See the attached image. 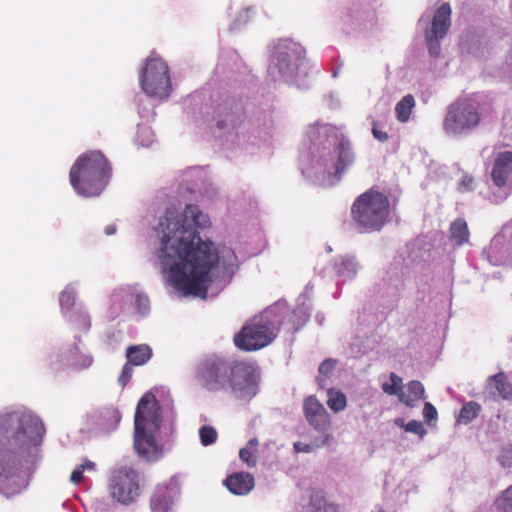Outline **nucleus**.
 I'll list each match as a JSON object with an SVG mask.
<instances>
[{"mask_svg": "<svg viewBox=\"0 0 512 512\" xmlns=\"http://www.w3.org/2000/svg\"><path fill=\"white\" fill-rule=\"evenodd\" d=\"M503 467H512V449L504 450L499 458Z\"/></svg>", "mask_w": 512, "mask_h": 512, "instance_id": "nucleus-40", "label": "nucleus"}, {"mask_svg": "<svg viewBox=\"0 0 512 512\" xmlns=\"http://www.w3.org/2000/svg\"><path fill=\"white\" fill-rule=\"evenodd\" d=\"M114 414H115V416H116L117 420L119 421V420H120L119 413H118V412H115Z\"/></svg>", "mask_w": 512, "mask_h": 512, "instance_id": "nucleus-48", "label": "nucleus"}, {"mask_svg": "<svg viewBox=\"0 0 512 512\" xmlns=\"http://www.w3.org/2000/svg\"><path fill=\"white\" fill-rule=\"evenodd\" d=\"M495 503L501 512H512V486L506 489Z\"/></svg>", "mask_w": 512, "mask_h": 512, "instance_id": "nucleus-31", "label": "nucleus"}, {"mask_svg": "<svg viewBox=\"0 0 512 512\" xmlns=\"http://www.w3.org/2000/svg\"><path fill=\"white\" fill-rule=\"evenodd\" d=\"M19 465L11 452L0 454V491L6 490L7 482L13 484L19 479Z\"/></svg>", "mask_w": 512, "mask_h": 512, "instance_id": "nucleus-14", "label": "nucleus"}, {"mask_svg": "<svg viewBox=\"0 0 512 512\" xmlns=\"http://www.w3.org/2000/svg\"><path fill=\"white\" fill-rule=\"evenodd\" d=\"M224 484L227 489L234 495H246L255 485L254 477L247 472H238L229 475Z\"/></svg>", "mask_w": 512, "mask_h": 512, "instance_id": "nucleus-15", "label": "nucleus"}, {"mask_svg": "<svg viewBox=\"0 0 512 512\" xmlns=\"http://www.w3.org/2000/svg\"><path fill=\"white\" fill-rule=\"evenodd\" d=\"M80 467H84L85 470H94L95 469V463L86 459L82 464L79 465Z\"/></svg>", "mask_w": 512, "mask_h": 512, "instance_id": "nucleus-43", "label": "nucleus"}, {"mask_svg": "<svg viewBox=\"0 0 512 512\" xmlns=\"http://www.w3.org/2000/svg\"><path fill=\"white\" fill-rule=\"evenodd\" d=\"M338 160L336 162V173L341 175L352 163L355 156L351 143L348 139L342 138L337 145Z\"/></svg>", "mask_w": 512, "mask_h": 512, "instance_id": "nucleus-17", "label": "nucleus"}, {"mask_svg": "<svg viewBox=\"0 0 512 512\" xmlns=\"http://www.w3.org/2000/svg\"><path fill=\"white\" fill-rule=\"evenodd\" d=\"M140 85L148 96L167 98L171 92V82L166 62L158 57H149L140 74Z\"/></svg>", "mask_w": 512, "mask_h": 512, "instance_id": "nucleus-6", "label": "nucleus"}, {"mask_svg": "<svg viewBox=\"0 0 512 512\" xmlns=\"http://www.w3.org/2000/svg\"><path fill=\"white\" fill-rule=\"evenodd\" d=\"M144 481L140 473L127 466H122L112 472L109 489L114 500L122 505H131L141 495Z\"/></svg>", "mask_w": 512, "mask_h": 512, "instance_id": "nucleus-5", "label": "nucleus"}, {"mask_svg": "<svg viewBox=\"0 0 512 512\" xmlns=\"http://www.w3.org/2000/svg\"><path fill=\"white\" fill-rule=\"evenodd\" d=\"M158 430L148 427H134V449L139 457L157 461L162 456V447L156 440Z\"/></svg>", "mask_w": 512, "mask_h": 512, "instance_id": "nucleus-11", "label": "nucleus"}, {"mask_svg": "<svg viewBox=\"0 0 512 512\" xmlns=\"http://www.w3.org/2000/svg\"><path fill=\"white\" fill-rule=\"evenodd\" d=\"M327 404L331 410L339 412L347 405L346 396L341 391L330 389Z\"/></svg>", "mask_w": 512, "mask_h": 512, "instance_id": "nucleus-26", "label": "nucleus"}, {"mask_svg": "<svg viewBox=\"0 0 512 512\" xmlns=\"http://www.w3.org/2000/svg\"><path fill=\"white\" fill-rule=\"evenodd\" d=\"M172 500L165 487H160L155 490L151 497L150 507L152 512H168Z\"/></svg>", "mask_w": 512, "mask_h": 512, "instance_id": "nucleus-20", "label": "nucleus"}, {"mask_svg": "<svg viewBox=\"0 0 512 512\" xmlns=\"http://www.w3.org/2000/svg\"><path fill=\"white\" fill-rule=\"evenodd\" d=\"M116 231V227L114 225H108L106 228H105V233L107 235H112L114 234Z\"/></svg>", "mask_w": 512, "mask_h": 512, "instance_id": "nucleus-46", "label": "nucleus"}, {"mask_svg": "<svg viewBox=\"0 0 512 512\" xmlns=\"http://www.w3.org/2000/svg\"><path fill=\"white\" fill-rule=\"evenodd\" d=\"M336 361L328 358L325 359L319 366V376L317 377L318 384L323 387L325 378L329 377L334 370Z\"/></svg>", "mask_w": 512, "mask_h": 512, "instance_id": "nucleus-30", "label": "nucleus"}, {"mask_svg": "<svg viewBox=\"0 0 512 512\" xmlns=\"http://www.w3.org/2000/svg\"><path fill=\"white\" fill-rule=\"evenodd\" d=\"M425 397V389L420 381H410L406 385L405 391L399 395L400 401L409 407H414L421 399Z\"/></svg>", "mask_w": 512, "mask_h": 512, "instance_id": "nucleus-18", "label": "nucleus"}, {"mask_svg": "<svg viewBox=\"0 0 512 512\" xmlns=\"http://www.w3.org/2000/svg\"><path fill=\"white\" fill-rule=\"evenodd\" d=\"M389 214L388 197L374 189L362 193L351 207L352 219L366 232L379 231Z\"/></svg>", "mask_w": 512, "mask_h": 512, "instance_id": "nucleus-4", "label": "nucleus"}, {"mask_svg": "<svg viewBox=\"0 0 512 512\" xmlns=\"http://www.w3.org/2000/svg\"><path fill=\"white\" fill-rule=\"evenodd\" d=\"M512 174V151L499 153L491 172L494 184L498 187L506 185L509 176Z\"/></svg>", "mask_w": 512, "mask_h": 512, "instance_id": "nucleus-13", "label": "nucleus"}, {"mask_svg": "<svg viewBox=\"0 0 512 512\" xmlns=\"http://www.w3.org/2000/svg\"><path fill=\"white\" fill-rule=\"evenodd\" d=\"M391 383H383L382 390L388 395H400L402 392V379L395 373L390 374Z\"/></svg>", "mask_w": 512, "mask_h": 512, "instance_id": "nucleus-28", "label": "nucleus"}, {"mask_svg": "<svg viewBox=\"0 0 512 512\" xmlns=\"http://www.w3.org/2000/svg\"><path fill=\"white\" fill-rule=\"evenodd\" d=\"M395 423L399 426L405 427V430L417 435H424L425 429L423 427V424L417 420H411L406 425H404V420L399 418L395 421Z\"/></svg>", "mask_w": 512, "mask_h": 512, "instance_id": "nucleus-32", "label": "nucleus"}, {"mask_svg": "<svg viewBox=\"0 0 512 512\" xmlns=\"http://www.w3.org/2000/svg\"><path fill=\"white\" fill-rule=\"evenodd\" d=\"M372 134L380 142H385L389 138L387 132L382 130L378 122L373 123Z\"/></svg>", "mask_w": 512, "mask_h": 512, "instance_id": "nucleus-37", "label": "nucleus"}, {"mask_svg": "<svg viewBox=\"0 0 512 512\" xmlns=\"http://www.w3.org/2000/svg\"><path fill=\"white\" fill-rule=\"evenodd\" d=\"M304 414L314 429L325 431L329 427V413L315 396H309L304 400Z\"/></svg>", "mask_w": 512, "mask_h": 512, "instance_id": "nucleus-12", "label": "nucleus"}, {"mask_svg": "<svg viewBox=\"0 0 512 512\" xmlns=\"http://www.w3.org/2000/svg\"><path fill=\"white\" fill-rule=\"evenodd\" d=\"M415 106L414 97L409 94L404 96L395 107L396 117L398 121L405 123L409 120L411 112Z\"/></svg>", "mask_w": 512, "mask_h": 512, "instance_id": "nucleus-22", "label": "nucleus"}, {"mask_svg": "<svg viewBox=\"0 0 512 512\" xmlns=\"http://www.w3.org/2000/svg\"><path fill=\"white\" fill-rule=\"evenodd\" d=\"M342 265L351 273L355 274L356 273V264L354 263L353 260L351 259H343L342 260Z\"/></svg>", "mask_w": 512, "mask_h": 512, "instance_id": "nucleus-42", "label": "nucleus"}, {"mask_svg": "<svg viewBox=\"0 0 512 512\" xmlns=\"http://www.w3.org/2000/svg\"><path fill=\"white\" fill-rule=\"evenodd\" d=\"M160 406L152 393H145L138 402L134 427H148L159 430L161 426Z\"/></svg>", "mask_w": 512, "mask_h": 512, "instance_id": "nucleus-10", "label": "nucleus"}, {"mask_svg": "<svg viewBox=\"0 0 512 512\" xmlns=\"http://www.w3.org/2000/svg\"><path fill=\"white\" fill-rule=\"evenodd\" d=\"M479 122L474 106L467 100H457L449 106L443 126L447 133L456 134L476 127Z\"/></svg>", "mask_w": 512, "mask_h": 512, "instance_id": "nucleus-9", "label": "nucleus"}, {"mask_svg": "<svg viewBox=\"0 0 512 512\" xmlns=\"http://www.w3.org/2000/svg\"><path fill=\"white\" fill-rule=\"evenodd\" d=\"M423 416L427 421H432L437 418V410L430 402L424 404Z\"/></svg>", "mask_w": 512, "mask_h": 512, "instance_id": "nucleus-38", "label": "nucleus"}, {"mask_svg": "<svg viewBox=\"0 0 512 512\" xmlns=\"http://www.w3.org/2000/svg\"><path fill=\"white\" fill-rule=\"evenodd\" d=\"M14 423L18 425L14 438L19 448H28L41 442L45 428L37 416L31 413H9L0 416L1 427Z\"/></svg>", "mask_w": 512, "mask_h": 512, "instance_id": "nucleus-7", "label": "nucleus"}, {"mask_svg": "<svg viewBox=\"0 0 512 512\" xmlns=\"http://www.w3.org/2000/svg\"><path fill=\"white\" fill-rule=\"evenodd\" d=\"M217 431L214 427L205 425L199 429L200 442L203 446L213 444L217 440Z\"/></svg>", "mask_w": 512, "mask_h": 512, "instance_id": "nucleus-29", "label": "nucleus"}, {"mask_svg": "<svg viewBox=\"0 0 512 512\" xmlns=\"http://www.w3.org/2000/svg\"><path fill=\"white\" fill-rule=\"evenodd\" d=\"M84 467L79 465L72 471L70 480L74 484H79L83 480Z\"/></svg>", "mask_w": 512, "mask_h": 512, "instance_id": "nucleus-41", "label": "nucleus"}, {"mask_svg": "<svg viewBox=\"0 0 512 512\" xmlns=\"http://www.w3.org/2000/svg\"><path fill=\"white\" fill-rule=\"evenodd\" d=\"M210 226V219L197 205H186L182 212L168 208L157 233L161 238L160 260L168 270L173 287L183 295L206 298L219 265L235 266L237 257L230 248L218 251L210 240H202L198 228Z\"/></svg>", "mask_w": 512, "mask_h": 512, "instance_id": "nucleus-1", "label": "nucleus"}, {"mask_svg": "<svg viewBox=\"0 0 512 512\" xmlns=\"http://www.w3.org/2000/svg\"><path fill=\"white\" fill-rule=\"evenodd\" d=\"M111 176V163L98 150L81 154L69 172L71 186L78 195L86 198L99 196L109 184Z\"/></svg>", "mask_w": 512, "mask_h": 512, "instance_id": "nucleus-3", "label": "nucleus"}, {"mask_svg": "<svg viewBox=\"0 0 512 512\" xmlns=\"http://www.w3.org/2000/svg\"><path fill=\"white\" fill-rule=\"evenodd\" d=\"M132 366H134V365L127 361L122 367V371L118 378V382L123 387L127 385V383L130 381V379L133 375Z\"/></svg>", "mask_w": 512, "mask_h": 512, "instance_id": "nucleus-34", "label": "nucleus"}, {"mask_svg": "<svg viewBox=\"0 0 512 512\" xmlns=\"http://www.w3.org/2000/svg\"><path fill=\"white\" fill-rule=\"evenodd\" d=\"M257 447L258 440L253 438L249 440L244 448L240 449V459L246 463L248 467H254L257 463Z\"/></svg>", "mask_w": 512, "mask_h": 512, "instance_id": "nucleus-25", "label": "nucleus"}, {"mask_svg": "<svg viewBox=\"0 0 512 512\" xmlns=\"http://www.w3.org/2000/svg\"><path fill=\"white\" fill-rule=\"evenodd\" d=\"M275 337L276 332L271 321L264 318L253 319L234 336V344L243 351H256L269 345Z\"/></svg>", "mask_w": 512, "mask_h": 512, "instance_id": "nucleus-8", "label": "nucleus"}, {"mask_svg": "<svg viewBox=\"0 0 512 512\" xmlns=\"http://www.w3.org/2000/svg\"><path fill=\"white\" fill-rule=\"evenodd\" d=\"M294 449L297 452H308L309 451L308 445H303L301 442H296L294 444Z\"/></svg>", "mask_w": 512, "mask_h": 512, "instance_id": "nucleus-44", "label": "nucleus"}, {"mask_svg": "<svg viewBox=\"0 0 512 512\" xmlns=\"http://www.w3.org/2000/svg\"><path fill=\"white\" fill-rule=\"evenodd\" d=\"M480 411L481 406L478 403L469 401L462 406L457 417V422L461 424H469L479 415Z\"/></svg>", "mask_w": 512, "mask_h": 512, "instance_id": "nucleus-24", "label": "nucleus"}, {"mask_svg": "<svg viewBox=\"0 0 512 512\" xmlns=\"http://www.w3.org/2000/svg\"><path fill=\"white\" fill-rule=\"evenodd\" d=\"M194 380L199 387L212 393L229 390L241 399H251L256 394V367L248 361L208 355L196 365Z\"/></svg>", "mask_w": 512, "mask_h": 512, "instance_id": "nucleus-2", "label": "nucleus"}, {"mask_svg": "<svg viewBox=\"0 0 512 512\" xmlns=\"http://www.w3.org/2000/svg\"><path fill=\"white\" fill-rule=\"evenodd\" d=\"M152 357V349L147 344L128 346L126 349L127 361L134 366L146 364Z\"/></svg>", "mask_w": 512, "mask_h": 512, "instance_id": "nucleus-19", "label": "nucleus"}, {"mask_svg": "<svg viewBox=\"0 0 512 512\" xmlns=\"http://www.w3.org/2000/svg\"><path fill=\"white\" fill-rule=\"evenodd\" d=\"M451 7L448 3L442 4L434 14L431 30L426 32L434 38H444L450 28Z\"/></svg>", "mask_w": 512, "mask_h": 512, "instance_id": "nucleus-16", "label": "nucleus"}, {"mask_svg": "<svg viewBox=\"0 0 512 512\" xmlns=\"http://www.w3.org/2000/svg\"><path fill=\"white\" fill-rule=\"evenodd\" d=\"M490 382L503 399L512 398V384L507 381V377L503 372L490 377Z\"/></svg>", "mask_w": 512, "mask_h": 512, "instance_id": "nucleus-23", "label": "nucleus"}, {"mask_svg": "<svg viewBox=\"0 0 512 512\" xmlns=\"http://www.w3.org/2000/svg\"><path fill=\"white\" fill-rule=\"evenodd\" d=\"M218 127H219V128H223V125H222V123H221V122H218Z\"/></svg>", "mask_w": 512, "mask_h": 512, "instance_id": "nucleus-49", "label": "nucleus"}, {"mask_svg": "<svg viewBox=\"0 0 512 512\" xmlns=\"http://www.w3.org/2000/svg\"><path fill=\"white\" fill-rule=\"evenodd\" d=\"M450 238L456 245H462L469 239V230L464 219L458 218L450 225Z\"/></svg>", "mask_w": 512, "mask_h": 512, "instance_id": "nucleus-21", "label": "nucleus"}, {"mask_svg": "<svg viewBox=\"0 0 512 512\" xmlns=\"http://www.w3.org/2000/svg\"><path fill=\"white\" fill-rule=\"evenodd\" d=\"M441 38H434L432 35L426 34V43L429 49V53L432 56H438L440 53V44L439 40Z\"/></svg>", "mask_w": 512, "mask_h": 512, "instance_id": "nucleus-36", "label": "nucleus"}, {"mask_svg": "<svg viewBox=\"0 0 512 512\" xmlns=\"http://www.w3.org/2000/svg\"><path fill=\"white\" fill-rule=\"evenodd\" d=\"M59 302L62 309L69 310L75 304V293L72 290L65 289L60 295Z\"/></svg>", "mask_w": 512, "mask_h": 512, "instance_id": "nucleus-33", "label": "nucleus"}, {"mask_svg": "<svg viewBox=\"0 0 512 512\" xmlns=\"http://www.w3.org/2000/svg\"><path fill=\"white\" fill-rule=\"evenodd\" d=\"M150 301L146 295H136V308L139 314L145 315L149 311Z\"/></svg>", "mask_w": 512, "mask_h": 512, "instance_id": "nucleus-35", "label": "nucleus"}, {"mask_svg": "<svg viewBox=\"0 0 512 512\" xmlns=\"http://www.w3.org/2000/svg\"><path fill=\"white\" fill-rule=\"evenodd\" d=\"M473 183L472 178L465 177L461 183V186L465 187L466 190L471 188V185Z\"/></svg>", "mask_w": 512, "mask_h": 512, "instance_id": "nucleus-45", "label": "nucleus"}, {"mask_svg": "<svg viewBox=\"0 0 512 512\" xmlns=\"http://www.w3.org/2000/svg\"><path fill=\"white\" fill-rule=\"evenodd\" d=\"M17 490H18V487H17V488H12V487H11V488L9 489V491H7L6 493H7V494L14 493V492H16Z\"/></svg>", "mask_w": 512, "mask_h": 512, "instance_id": "nucleus-47", "label": "nucleus"}, {"mask_svg": "<svg viewBox=\"0 0 512 512\" xmlns=\"http://www.w3.org/2000/svg\"><path fill=\"white\" fill-rule=\"evenodd\" d=\"M312 512H338V506L328 503L322 496L318 494L312 495L310 499Z\"/></svg>", "mask_w": 512, "mask_h": 512, "instance_id": "nucleus-27", "label": "nucleus"}, {"mask_svg": "<svg viewBox=\"0 0 512 512\" xmlns=\"http://www.w3.org/2000/svg\"><path fill=\"white\" fill-rule=\"evenodd\" d=\"M75 321L78 322V328L82 330H88L90 327L89 316L84 313H78Z\"/></svg>", "mask_w": 512, "mask_h": 512, "instance_id": "nucleus-39", "label": "nucleus"}]
</instances>
